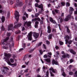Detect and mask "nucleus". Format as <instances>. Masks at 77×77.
I'll return each instance as SVG.
<instances>
[{"label":"nucleus","instance_id":"1","mask_svg":"<svg viewBox=\"0 0 77 77\" xmlns=\"http://www.w3.org/2000/svg\"><path fill=\"white\" fill-rule=\"evenodd\" d=\"M6 69L9 70V68H8L7 67H4L2 69L1 71L3 74H5L7 72V70Z\"/></svg>","mask_w":77,"mask_h":77},{"label":"nucleus","instance_id":"2","mask_svg":"<svg viewBox=\"0 0 77 77\" xmlns=\"http://www.w3.org/2000/svg\"><path fill=\"white\" fill-rule=\"evenodd\" d=\"M15 18L16 19L17 22H18V21L19 19V16H20L19 15V12H17V11H16L15 13Z\"/></svg>","mask_w":77,"mask_h":77},{"label":"nucleus","instance_id":"3","mask_svg":"<svg viewBox=\"0 0 77 77\" xmlns=\"http://www.w3.org/2000/svg\"><path fill=\"white\" fill-rule=\"evenodd\" d=\"M4 59H6L7 60H8L7 61V63L9 65H11V66H12L14 65V66H16L17 65V63H15L14 64H11L10 61H9V59L8 58H5V57L4 58Z\"/></svg>","mask_w":77,"mask_h":77},{"label":"nucleus","instance_id":"4","mask_svg":"<svg viewBox=\"0 0 77 77\" xmlns=\"http://www.w3.org/2000/svg\"><path fill=\"white\" fill-rule=\"evenodd\" d=\"M31 24H32V22L30 21H26L24 23L23 26H25L26 25V26H27V27H31Z\"/></svg>","mask_w":77,"mask_h":77},{"label":"nucleus","instance_id":"5","mask_svg":"<svg viewBox=\"0 0 77 77\" xmlns=\"http://www.w3.org/2000/svg\"><path fill=\"white\" fill-rule=\"evenodd\" d=\"M32 32H30L27 35V38L29 40L31 41L32 40Z\"/></svg>","mask_w":77,"mask_h":77},{"label":"nucleus","instance_id":"6","mask_svg":"<svg viewBox=\"0 0 77 77\" xmlns=\"http://www.w3.org/2000/svg\"><path fill=\"white\" fill-rule=\"evenodd\" d=\"M71 15L70 14H69L67 16V17L65 19L64 21H68L69 20L71 19Z\"/></svg>","mask_w":77,"mask_h":77},{"label":"nucleus","instance_id":"7","mask_svg":"<svg viewBox=\"0 0 77 77\" xmlns=\"http://www.w3.org/2000/svg\"><path fill=\"white\" fill-rule=\"evenodd\" d=\"M17 22H15V23H14V27H15V28H17V27H19L21 26V23H19L17 24Z\"/></svg>","mask_w":77,"mask_h":77},{"label":"nucleus","instance_id":"8","mask_svg":"<svg viewBox=\"0 0 77 77\" xmlns=\"http://www.w3.org/2000/svg\"><path fill=\"white\" fill-rule=\"evenodd\" d=\"M38 8L41 9V12H43L44 9H43V5L41 4L40 5H39L38 6Z\"/></svg>","mask_w":77,"mask_h":77},{"label":"nucleus","instance_id":"9","mask_svg":"<svg viewBox=\"0 0 77 77\" xmlns=\"http://www.w3.org/2000/svg\"><path fill=\"white\" fill-rule=\"evenodd\" d=\"M13 29V25L11 24L8 26V30H11Z\"/></svg>","mask_w":77,"mask_h":77},{"label":"nucleus","instance_id":"10","mask_svg":"<svg viewBox=\"0 0 77 77\" xmlns=\"http://www.w3.org/2000/svg\"><path fill=\"white\" fill-rule=\"evenodd\" d=\"M49 70L51 71L54 73H56L57 72V70L56 69H53V68L51 67L50 68Z\"/></svg>","mask_w":77,"mask_h":77},{"label":"nucleus","instance_id":"11","mask_svg":"<svg viewBox=\"0 0 77 77\" xmlns=\"http://www.w3.org/2000/svg\"><path fill=\"white\" fill-rule=\"evenodd\" d=\"M66 41V44H71V43H72V40H69V41H68V40L66 39L65 40Z\"/></svg>","mask_w":77,"mask_h":77},{"label":"nucleus","instance_id":"12","mask_svg":"<svg viewBox=\"0 0 77 77\" xmlns=\"http://www.w3.org/2000/svg\"><path fill=\"white\" fill-rule=\"evenodd\" d=\"M33 36L35 39L37 38H38V36H39V34L35 33L33 34Z\"/></svg>","mask_w":77,"mask_h":77},{"label":"nucleus","instance_id":"13","mask_svg":"<svg viewBox=\"0 0 77 77\" xmlns=\"http://www.w3.org/2000/svg\"><path fill=\"white\" fill-rule=\"evenodd\" d=\"M71 36H69L68 35H66L65 36V38H64V39H66V40H68V39H71Z\"/></svg>","mask_w":77,"mask_h":77},{"label":"nucleus","instance_id":"14","mask_svg":"<svg viewBox=\"0 0 77 77\" xmlns=\"http://www.w3.org/2000/svg\"><path fill=\"white\" fill-rule=\"evenodd\" d=\"M48 29L47 32L50 33L51 32V27L50 26H48Z\"/></svg>","mask_w":77,"mask_h":77},{"label":"nucleus","instance_id":"15","mask_svg":"<svg viewBox=\"0 0 77 77\" xmlns=\"http://www.w3.org/2000/svg\"><path fill=\"white\" fill-rule=\"evenodd\" d=\"M52 64L53 65H54V64H55V65H59V63L57 61H55L54 60H53L52 61Z\"/></svg>","mask_w":77,"mask_h":77},{"label":"nucleus","instance_id":"16","mask_svg":"<svg viewBox=\"0 0 77 77\" xmlns=\"http://www.w3.org/2000/svg\"><path fill=\"white\" fill-rule=\"evenodd\" d=\"M69 51L71 53H72L73 54H76V52L74 51L72 49H70L69 50Z\"/></svg>","mask_w":77,"mask_h":77},{"label":"nucleus","instance_id":"17","mask_svg":"<svg viewBox=\"0 0 77 77\" xmlns=\"http://www.w3.org/2000/svg\"><path fill=\"white\" fill-rule=\"evenodd\" d=\"M5 55L6 57H11V56H12V55H11V54H7L6 53H5Z\"/></svg>","mask_w":77,"mask_h":77},{"label":"nucleus","instance_id":"18","mask_svg":"<svg viewBox=\"0 0 77 77\" xmlns=\"http://www.w3.org/2000/svg\"><path fill=\"white\" fill-rule=\"evenodd\" d=\"M44 60H45L46 61V62H48V63H50V62H51V60H50V58H47L46 59H45Z\"/></svg>","mask_w":77,"mask_h":77},{"label":"nucleus","instance_id":"19","mask_svg":"<svg viewBox=\"0 0 77 77\" xmlns=\"http://www.w3.org/2000/svg\"><path fill=\"white\" fill-rule=\"evenodd\" d=\"M6 46L8 47H9L10 48H11V47H12V46H11V44L10 43H8L7 44Z\"/></svg>","mask_w":77,"mask_h":77},{"label":"nucleus","instance_id":"20","mask_svg":"<svg viewBox=\"0 0 77 77\" xmlns=\"http://www.w3.org/2000/svg\"><path fill=\"white\" fill-rule=\"evenodd\" d=\"M66 54H65L61 57V58L63 59V58H66Z\"/></svg>","mask_w":77,"mask_h":77},{"label":"nucleus","instance_id":"21","mask_svg":"<svg viewBox=\"0 0 77 77\" xmlns=\"http://www.w3.org/2000/svg\"><path fill=\"white\" fill-rule=\"evenodd\" d=\"M1 20H2V22L4 23V22L5 20V17L4 16H2V18Z\"/></svg>","mask_w":77,"mask_h":77},{"label":"nucleus","instance_id":"22","mask_svg":"<svg viewBox=\"0 0 77 77\" xmlns=\"http://www.w3.org/2000/svg\"><path fill=\"white\" fill-rule=\"evenodd\" d=\"M9 39V37H8L6 38L5 39H4L3 40L4 42H6Z\"/></svg>","mask_w":77,"mask_h":77},{"label":"nucleus","instance_id":"23","mask_svg":"<svg viewBox=\"0 0 77 77\" xmlns=\"http://www.w3.org/2000/svg\"><path fill=\"white\" fill-rule=\"evenodd\" d=\"M23 5V2H20L19 4V6H22Z\"/></svg>","mask_w":77,"mask_h":77},{"label":"nucleus","instance_id":"24","mask_svg":"<svg viewBox=\"0 0 77 77\" xmlns=\"http://www.w3.org/2000/svg\"><path fill=\"white\" fill-rule=\"evenodd\" d=\"M52 37V35H51V34L49 35L48 36V39H51Z\"/></svg>","mask_w":77,"mask_h":77},{"label":"nucleus","instance_id":"25","mask_svg":"<svg viewBox=\"0 0 77 77\" xmlns=\"http://www.w3.org/2000/svg\"><path fill=\"white\" fill-rule=\"evenodd\" d=\"M36 21V18H35L34 19H32V21L33 23V22H34L35 21Z\"/></svg>","mask_w":77,"mask_h":77},{"label":"nucleus","instance_id":"26","mask_svg":"<svg viewBox=\"0 0 77 77\" xmlns=\"http://www.w3.org/2000/svg\"><path fill=\"white\" fill-rule=\"evenodd\" d=\"M54 11L56 12V13H57V14H58V13H59V10L57 9H55Z\"/></svg>","mask_w":77,"mask_h":77},{"label":"nucleus","instance_id":"27","mask_svg":"<svg viewBox=\"0 0 77 77\" xmlns=\"http://www.w3.org/2000/svg\"><path fill=\"white\" fill-rule=\"evenodd\" d=\"M10 62L11 63H14V60L12 58H11Z\"/></svg>","mask_w":77,"mask_h":77},{"label":"nucleus","instance_id":"28","mask_svg":"<svg viewBox=\"0 0 77 77\" xmlns=\"http://www.w3.org/2000/svg\"><path fill=\"white\" fill-rule=\"evenodd\" d=\"M36 21H41V19L39 18L38 17L36 18Z\"/></svg>","mask_w":77,"mask_h":77},{"label":"nucleus","instance_id":"29","mask_svg":"<svg viewBox=\"0 0 77 77\" xmlns=\"http://www.w3.org/2000/svg\"><path fill=\"white\" fill-rule=\"evenodd\" d=\"M74 76L75 77H77V71L75 72V75H74Z\"/></svg>","mask_w":77,"mask_h":77},{"label":"nucleus","instance_id":"30","mask_svg":"<svg viewBox=\"0 0 77 77\" xmlns=\"http://www.w3.org/2000/svg\"><path fill=\"white\" fill-rule=\"evenodd\" d=\"M61 6H65V3L64 2H62L61 3Z\"/></svg>","mask_w":77,"mask_h":77},{"label":"nucleus","instance_id":"31","mask_svg":"<svg viewBox=\"0 0 77 77\" xmlns=\"http://www.w3.org/2000/svg\"><path fill=\"white\" fill-rule=\"evenodd\" d=\"M50 18V21L51 22H52V21H53V18L52 17H49Z\"/></svg>","mask_w":77,"mask_h":77},{"label":"nucleus","instance_id":"32","mask_svg":"<svg viewBox=\"0 0 77 77\" xmlns=\"http://www.w3.org/2000/svg\"><path fill=\"white\" fill-rule=\"evenodd\" d=\"M39 15V14L36 13L35 14V17H38Z\"/></svg>","mask_w":77,"mask_h":77},{"label":"nucleus","instance_id":"33","mask_svg":"<svg viewBox=\"0 0 77 77\" xmlns=\"http://www.w3.org/2000/svg\"><path fill=\"white\" fill-rule=\"evenodd\" d=\"M22 47L23 48H25L26 47V44L23 43L22 44Z\"/></svg>","mask_w":77,"mask_h":77},{"label":"nucleus","instance_id":"34","mask_svg":"<svg viewBox=\"0 0 77 77\" xmlns=\"http://www.w3.org/2000/svg\"><path fill=\"white\" fill-rule=\"evenodd\" d=\"M69 8H70L69 11H74V9H73V8H72L71 7H70Z\"/></svg>","mask_w":77,"mask_h":77},{"label":"nucleus","instance_id":"35","mask_svg":"<svg viewBox=\"0 0 77 77\" xmlns=\"http://www.w3.org/2000/svg\"><path fill=\"white\" fill-rule=\"evenodd\" d=\"M70 6V4H69V3L67 2L66 3V6L68 7V6Z\"/></svg>","mask_w":77,"mask_h":77},{"label":"nucleus","instance_id":"36","mask_svg":"<svg viewBox=\"0 0 77 77\" xmlns=\"http://www.w3.org/2000/svg\"><path fill=\"white\" fill-rule=\"evenodd\" d=\"M2 48L4 49H5L6 50H7L8 49V47H6L5 46H3V47H2Z\"/></svg>","mask_w":77,"mask_h":77},{"label":"nucleus","instance_id":"37","mask_svg":"<svg viewBox=\"0 0 77 77\" xmlns=\"http://www.w3.org/2000/svg\"><path fill=\"white\" fill-rule=\"evenodd\" d=\"M69 75H73V72H69Z\"/></svg>","mask_w":77,"mask_h":77},{"label":"nucleus","instance_id":"38","mask_svg":"<svg viewBox=\"0 0 77 77\" xmlns=\"http://www.w3.org/2000/svg\"><path fill=\"white\" fill-rule=\"evenodd\" d=\"M60 45H63V42L60 41Z\"/></svg>","mask_w":77,"mask_h":77},{"label":"nucleus","instance_id":"39","mask_svg":"<svg viewBox=\"0 0 77 77\" xmlns=\"http://www.w3.org/2000/svg\"><path fill=\"white\" fill-rule=\"evenodd\" d=\"M39 52L40 54H42V53H43V52H42V50H40Z\"/></svg>","mask_w":77,"mask_h":77},{"label":"nucleus","instance_id":"40","mask_svg":"<svg viewBox=\"0 0 77 77\" xmlns=\"http://www.w3.org/2000/svg\"><path fill=\"white\" fill-rule=\"evenodd\" d=\"M67 32L68 33H70V31H69V29H68V27L67 28Z\"/></svg>","mask_w":77,"mask_h":77},{"label":"nucleus","instance_id":"41","mask_svg":"<svg viewBox=\"0 0 77 77\" xmlns=\"http://www.w3.org/2000/svg\"><path fill=\"white\" fill-rule=\"evenodd\" d=\"M43 57L44 58H47V57H48V56H47V55L45 54L43 56Z\"/></svg>","mask_w":77,"mask_h":77},{"label":"nucleus","instance_id":"42","mask_svg":"<svg viewBox=\"0 0 77 77\" xmlns=\"http://www.w3.org/2000/svg\"><path fill=\"white\" fill-rule=\"evenodd\" d=\"M50 74H51V76H52V77H53V76H54V74H53V73H52V72H51Z\"/></svg>","mask_w":77,"mask_h":77},{"label":"nucleus","instance_id":"43","mask_svg":"<svg viewBox=\"0 0 77 77\" xmlns=\"http://www.w3.org/2000/svg\"><path fill=\"white\" fill-rule=\"evenodd\" d=\"M23 20H26V17H25V16H23Z\"/></svg>","mask_w":77,"mask_h":77},{"label":"nucleus","instance_id":"44","mask_svg":"<svg viewBox=\"0 0 77 77\" xmlns=\"http://www.w3.org/2000/svg\"><path fill=\"white\" fill-rule=\"evenodd\" d=\"M62 75L63 76H65V75H66V74H65V72H63L62 73Z\"/></svg>","mask_w":77,"mask_h":77},{"label":"nucleus","instance_id":"45","mask_svg":"<svg viewBox=\"0 0 77 77\" xmlns=\"http://www.w3.org/2000/svg\"><path fill=\"white\" fill-rule=\"evenodd\" d=\"M2 30H5V28H4V26H2Z\"/></svg>","mask_w":77,"mask_h":77},{"label":"nucleus","instance_id":"46","mask_svg":"<svg viewBox=\"0 0 77 77\" xmlns=\"http://www.w3.org/2000/svg\"><path fill=\"white\" fill-rule=\"evenodd\" d=\"M41 44H42V42L39 43L38 44V47L39 46H41Z\"/></svg>","mask_w":77,"mask_h":77},{"label":"nucleus","instance_id":"47","mask_svg":"<svg viewBox=\"0 0 77 77\" xmlns=\"http://www.w3.org/2000/svg\"><path fill=\"white\" fill-rule=\"evenodd\" d=\"M35 7H38V6H39V5H38V3H36L35 4Z\"/></svg>","mask_w":77,"mask_h":77},{"label":"nucleus","instance_id":"48","mask_svg":"<svg viewBox=\"0 0 77 77\" xmlns=\"http://www.w3.org/2000/svg\"><path fill=\"white\" fill-rule=\"evenodd\" d=\"M29 69H27L25 70V72H28V70H29Z\"/></svg>","mask_w":77,"mask_h":77},{"label":"nucleus","instance_id":"49","mask_svg":"<svg viewBox=\"0 0 77 77\" xmlns=\"http://www.w3.org/2000/svg\"><path fill=\"white\" fill-rule=\"evenodd\" d=\"M43 46L45 49H47V48L46 47V46H45V45L43 44Z\"/></svg>","mask_w":77,"mask_h":77},{"label":"nucleus","instance_id":"50","mask_svg":"<svg viewBox=\"0 0 77 77\" xmlns=\"http://www.w3.org/2000/svg\"><path fill=\"white\" fill-rule=\"evenodd\" d=\"M61 54H65V52H64V51H62V52H61Z\"/></svg>","mask_w":77,"mask_h":77},{"label":"nucleus","instance_id":"51","mask_svg":"<svg viewBox=\"0 0 77 77\" xmlns=\"http://www.w3.org/2000/svg\"><path fill=\"white\" fill-rule=\"evenodd\" d=\"M51 23H53L54 24H56V21L55 20H53V21L51 22Z\"/></svg>","mask_w":77,"mask_h":77},{"label":"nucleus","instance_id":"52","mask_svg":"<svg viewBox=\"0 0 77 77\" xmlns=\"http://www.w3.org/2000/svg\"><path fill=\"white\" fill-rule=\"evenodd\" d=\"M46 42L47 44H50V42L48 41V40L46 41Z\"/></svg>","mask_w":77,"mask_h":77},{"label":"nucleus","instance_id":"53","mask_svg":"<svg viewBox=\"0 0 77 77\" xmlns=\"http://www.w3.org/2000/svg\"><path fill=\"white\" fill-rule=\"evenodd\" d=\"M59 19L60 20V21H61V22H62V21H63V20L62 19V18H60Z\"/></svg>","mask_w":77,"mask_h":77},{"label":"nucleus","instance_id":"54","mask_svg":"<svg viewBox=\"0 0 77 77\" xmlns=\"http://www.w3.org/2000/svg\"><path fill=\"white\" fill-rule=\"evenodd\" d=\"M24 15H26V17L27 18H28V14H26V13H25L24 14Z\"/></svg>","mask_w":77,"mask_h":77},{"label":"nucleus","instance_id":"55","mask_svg":"<svg viewBox=\"0 0 77 77\" xmlns=\"http://www.w3.org/2000/svg\"><path fill=\"white\" fill-rule=\"evenodd\" d=\"M52 12L53 15H55V14H56V13H55V12H54V11H52Z\"/></svg>","mask_w":77,"mask_h":77},{"label":"nucleus","instance_id":"56","mask_svg":"<svg viewBox=\"0 0 77 77\" xmlns=\"http://www.w3.org/2000/svg\"><path fill=\"white\" fill-rule=\"evenodd\" d=\"M25 30V28L23 26L22 27V31H24V30Z\"/></svg>","mask_w":77,"mask_h":77},{"label":"nucleus","instance_id":"57","mask_svg":"<svg viewBox=\"0 0 77 77\" xmlns=\"http://www.w3.org/2000/svg\"><path fill=\"white\" fill-rule=\"evenodd\" d=\"M69 12L70 14H72V11L69 10Z\"/></svg>","mask_w":77,"mask_h":77},{"label":"nucleus","instance_id":"58","mask_svg":"<svg viewBox=\"0 0 77 77\" xmlns=\"http://www.w3.org/2000/svg\"><path fill=\"white\" fill-rule=\"evenodd\" d=\"M56 53L57 55H59V54H60L59 52L58 51L56 52Z\"/></svg>","mask_w":77,"mask_h":77},{"label":"nucleus","instance_id":"59","mask_svg":"<svg viewBox=\"0 0 77 77\" xmlns=\"http://www.w3.org/2000/svg\"><path fill=\"white\" fill-rule=\"evenodd\" d=\"M21 33V31L19 30L18 32H16V33H17V34H18L19 33Z\"/></svg>","mask_w":77,"mask_h":77},{"label":"nucleus","instance_id":"60","mask_svg":"<svg viewBox=\"0 0 77 77\" xmlns=\"http://www.w3.org/2000/svg\"><path fill=\"white\" fill-rule=\"evenodd\" d=\"M69 62L70 63H72L73 62V60L72 59H70V60Z\"/></svg>","mask_w":77,"mask_h":77},{"label":"nucleus","instance_id":"61","mask_svg":"<svg viewBox=\"0 0 77 77\" xmlns=\"http://www.w3.org/2000/svg\"><path fill=\"white\" fill-rule=\"evenodd\" d=\"M35 23L36 25H37V24H39V22L38 21H37L35 22Z\"/></svg>","mask_w":77,"mask_h":77},{"label":"nucleus","instance_id":"62","mask_svg":"<svg viewBox=\"0 0 77 77\" xmlns=\"http://www.w3.org/2000/svg\"><path fill=\"white\" fill-rule=\"evenodd\" d=\"M66 57L68 58H69V55H68V54H66Z\"/></svg>","mask_w":77,"mask_h":77},{"label":"nucleus","instance_id":"63","mask_svg":"<svg viewBox=\"0 0 77 77\" xmlns=\"http://www.w3.org/2000/svg\"><path fill=\"white\" fill-rule=\"evenodd\" d=\"M25 64H26V65H28L29 64V62H25Z\"/></svg>","mask_w":77,"mask_h":77},{"label":"nucleus","instance_id":"64","mask_svg":"<svg viewBox=\"0 0 77 77\" xmlns=\"http://www.w3.org/2000/svg\"><path fill=\"white\" fill-rule=\"evenodd\" d=\"M10 15V14L9 13H8L7 15V16L8 17H9Z\"/></svg>","mask_w":77,"mask_h":77}]
</instances>
